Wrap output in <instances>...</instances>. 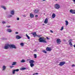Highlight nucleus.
<instances>
[{
  "label": "nucleus",
  "mask_w": 75,
  "mask_h": 75,
  "mask_svg": "<svg viewBox=\"0 0 75 75\" xmlns=\"http://www.w3.org/2000/svg\"><path fill=\"white\" fill-rule=\"evenodd\" d=\"M30 65L31 67H33L34 66V64L33 63H31L30 64Z\"/></svg>",
  "instance_id": "17"
},
{
  "label": "nucleus",
  "mask_w": 75,
  "mask_h": 75,
  "mask_svg": "<svg viewBox=\"0 0 75 75\" xmlns=\"http://www.w3.org/2000/svg\"><path fill=\"white\" fill-rule=\"evenodd\" d=\"M46 50L47 51H51V50H52V49L50 47H47L46 48Z\"/></svg>",
  "instance_id": "7"
},
{
  "label": "nucleus",
  "mask_w": 75,
  "mask_h": 75,
  "mask_svg": "<svg viewBox=\"0 0 75 75\" xmlns=\"http://www.w3.org/2000/svg\"><path fill=\"white\" fill-rule=\"evenodd\" d=\"M30 17L31 18H34V15L33 13H30Z\"/></svg>",
  "instance_id": "11"
},
{
  "label": "nucleus",
  "mask_w": 75,
  "mask_h": 75,
  "mask_svg": "<svg viewBox=\"0 0 75 75\" xmlns=\"http://www.w3.org/2000/svg\"><path fill=\"white\" fill-rule=\"evenodd\" d=\"M52 18H54L55 17V13H53L52 16Z\"/></svg>",
  "instance_id": "15"
},
{
  "label": "nucleus",
  "mask_w": 75,
  "mask_h": 75,
  "mask_svg": "<svg viewBox=\"0 0 75 75\" xmlns=\"http://www.w3.org/2000/svg\"><path fill=\"white\" fill-rule=\"evenodd\" d=\"M16 64H17V62H13V64H12V65H16Z\"/></svg>",
  "instance_id": "19"
},
{
  "label": "nucleus",
  "mask_w": 75,
  "mask_h": 75,
  "mask_svg": "<svg viewBox=\"0 0 75 75\" xmlns=\"http://www.w3.org/2000/svg\"><path fill=\"white\" fill-rule=\"evenodd\" d=\"M38 15H36L35 16V17L37 18V17H38Z\"/></svg>",
  "instance_id": "36"
},
{
  "label": "nucleus",
  "mask_w": 75,
  "mask_h": 75,
  "mask_svg": "<svg viewBox=\"0 0 75 75\" xmlns=\"http://www.w3.org/2000/svg\"><path fill=\"white\" fill-rule=\"evenodd\" d=\"M25 69H26V68L24 67L20 69V70H21V71H23V70H25Z\"/></svg>",
  "instance_id": "18"
},
{
  "label": "nucleus",
  "mask_w": 75,
  "mask_h": 75,
  "mask_svg": "<svg viewBox=\"0 0 75 75\" xmlns=\"http://www.w3.org/2000/svg\"><path fill=\"white\" fill-rule=\"evenodd\" d=\"M65 64V62H62L60 63L59 64V65L60 66H63V65H64V64Z\"/></svg>",
  "instance_id": "6"
},
{
  "label": "nucleus",
  "mask_w": 75,
  "mask_h": 75,
  "mask_svg": "<svg viewBox=\"0 0 75 75\" xmlns=\"http://www.w3.org/2000/svg\"><path fill=\"white\" fill-rule=\"evenodd\" d=\"M54 8L56 9H59L60 8V6L58 4H56L54 5Z\"/></svg>",
  "instance_id": "3"
},
{
  "label": "nucleus",
  "mask_w": 75,
  "mask_h": 75,
  "mask_svg": "<svg viewBox=\"0 0 75 75\" xmlns=\"http://www.w3.org/2000/svg\"><path fill=\"white\" fill-rule=\"evenodd\" d=\"M34 11L35 13H38L40 11V9L38 8L36 9Z\"/></svg>",
  "instance_id": "5"
},
{
  "label": "nucleus",
  "mask_w": 75,
  "mask_h": 75,
  "mask_svg": "<svg viewBox=\"0 0 75 75\" xmlns=\"http://www.w3.org/2000/svg\"><path fill=\"white\" fill-rule=\"evenodd\" d=\"M35 62L33 60H31L30 61H29V63L30 64H33V63H34Z\"/></svg>",
  "instance_id": "13"
},
{
  "label": "nucleus",
  "mask_w": 75,
  "mask_h": 75,
  "mask_svg": "<svg viewBox=\"0 0 75 75\" xmlns=\"http://www.w3.org/2000/svg\"><path fill=\"white\" fill-rule=\"evenodd\" d=\"M2 71H4V70H5V69H6V66L4 65L3 66V67H2Z\"/></svg>",
  "instance_id": "12"
},
{
  "label": "nucleus",
  "mask_w": 75,
  "mask_h": 75,
  "mask_svg": "<svg viewBox=\"0 0 75 75\" xmlns=\"http://www.w3.org/2000/svg\"><path fill=\"white\" fill-rule=\"evenodd\" d=\"M20 45L22 46V47H23L24 46V43H21L20 44Z\"/></svg>",
  "instance_id": "26"
},
{
  "label": "nucleus",
  "mask_w": 75,
  "mask_h": 75,
  "mask_svg": "<svg viewBox=\"0 0 75 75\" xmlns=\"http://www.w3.org/2000/svg\"><path fill=\"white\" fill-rule=\"evenodd\" d=\"M56 41L57 44H61V40L60 39H57Z\"/></svg>",
  "instance_id": "4"
},
{
  "label": "nucleus",
  "mask_w": 75,
  "mask_h": 75,
  "mask_svg": "<svg viewBox=\"0 0 75 75\" xmlns=\"http://www.w3.org/2000/svg\"><path fill=\"white\" fill-rule=\"evenodd\" d=\"M34 57L35 58H37V54H34Z\"/></svg>",
  "instance_id": "27"
},
{
  "label": "nucleus",
  "mask_w": 75,
  "mask_h": 75,
  "mask_svg": "<svg viewBox=\"0 0 75 75\" xmlns=\"http://www.w3.org/2000/svg\"><path fill=\"white\" fill-rule=\"evenodd\" d=\"M18 32H15L16 34H18Z\"/></svg>",
  "instance_id": "41"
},
{
  "label": "nucleus",
  "mask_w": 75,
  "mask_h": 75,
  "mask_svg": "<svg viewBox=\"0 0 75 75\" xmlns=\"http://www.w3.org/2000/svg\"><path fill=\"white\" fill-rule=\"evenodd\" d=\"M70 12L71 14H75V10H73V9L70 10Z\"/></svg>",
  "instance_id": "8"
},
{
  "label": "nucleus",
  "mask_w": 75,
  "mask_h": 75,
  "mask_svg": "<svg viewBox=\"0 0 75 75\" xmlns=\"http://www.w3.org/2000/svg\"><path fill=\"white\" fill-rule=\"evenodd\" d=\"M56 0V1H57V0Z\"/></svg>",
  "instance_id": "49"
},
{
  "label": "nucleus",
  "mask_w": 75,
  "mask_h": 75,
  "mask_svg": "<svg viewBox=\"0 0 75 75\" xmlns=\"http://www.w3.org/2000/svg\"><path fill=\"white\" fill-rule=\"evenodd\" d=\"M69 41H72V39H70Z\"/></svg>",
  "instance_id": "44"
},
{
  "label": "nucleus",
  "mask_w": 75,
  "mask_h": 75,
  "mask_svg": "<svg viewBox=\"0 0 75 75\" xmlns=\"http://www.w3.org/2000/svg\"><path fill=\"white\" fill-rule=\"evenodd\" d=\"M33 51H34V52H36L37 51V50H33Z\"/></svg>",
  "instance_id": "39"
},
{
  "label": "nucleus",
  "mask_w": 75,
  "mask_h": 75,
  "mask_svg": "<svg viewBox=\"0 0 75 75\" xmlns=\"http://www.w3.org/2000/svg\"><path fill=\"white\" fill-rule=\"evenodd\" d=\"M6 31L8 33H11L12 32V30L11 29H6Z\"/></svg>",
  "instance_id": "9"
},
{
  "label": "nucleus",
  "mask_w": 75,
  "mask_h": 75,
  "mask_svg": "<svg viewBox=\"0 0 75 75\" xmlns=\"http://www.w3.org/2000/svg\"><path fill=\"white\" fill-rule=\"evenodd\" d=\"M69 44L70 45L71 47H72V43L71 42H69Z\"/></svg>",
  "instance_id": "21"
},
{
  "label": "nucleus",
  "mask_w": 75,
  "mask_h": 75,
  "mask_svg": "<svg viewBox=\"0 0 75 75\" xmlns=\"http://www.w3.org/2000/svg\"><path fill=\"white\" fill-rule=\"evenodd\" d=\"M15 71V70H13V74H15V71Z\"/></svg>",
  "instance_id": "31"
},
{
  "label": "nucleus",
  "mask_w": 75,
  "mask_h": 75,
  "mask_svg": "<svg viewBox=\"0 0 75 75\" xmlns=\"http://www.w3.org/2000/svg\"><path fill=\"white\" fill-rule=\"evenodd\" d=\"M46 38L47 39V40H50V39L49 38H48V37H46Z\"/></svg>",
  "instance_id": "40"
},
{
  "label": "nucleus",
  "mask_w": 75,
  "mask_h": 75,
  "mask_svg": "<svg viewBox=\"0 0 75 75\" xmlns=\"http://www.w3.org/2000/svg\"><path fill=\"white\" fill-rule=\"evenodd\" d=\"M14 70L15 71H16V72H18V71H19V69H17Z\"/></svg>",
  "instance_id": "28"
},
{
  "label": "nucleus",
  "mask_w": 75,
  "mask_h": 75,
  "mask_svg": "<svg viewBox=\"0 0 75 75\" xmlns=\"http://www.w3.org/2000/svg\"><path fill=\"white\" fill-rule=\"evenodd\" d=\"M34 37H37L38 38H39L38 40V41H39L40 42H43V43H47V41L46 40L45 38H44L40 37L42 35H37L36 33V32H35L32 34Z\"/></svg>",
  "instance_id": "1"
},
{
  "label": "nucleus",
  "mask_w": 75,
  "mask_h": 75,
  "mask_svg": "<svg viewBox=\"0 0 75 75\" xmlns=\"http://www.w3.org/2000/svg\"><path fill=\"white\" fill-rule=\"evenodd\" d=\"M43 25H45V24H42Z\"/></svg>",
  "instance_id": "46"
},
{
  "label": "nucleus",
  "mask_w": 75,
  "mask_h": 75,
  "mask_svg": "<svg viewBox=\"0 0 75 75\" xmlns=\"http://www.w3.org/2000/svg\"><path fill=\"white\" fill-rule=\"evenodd\" d=\"M17 20H19V18H18L17 19Z\"/></svg>",
  "instance_id": "42"
},
{
  "label": "nucleus",
  "mask_w": 75,
  "mask_h": 75,
  "mask_svg": "<svg viewBox=\"0 0 75 75\" xmlns=\"http://www.w3.org/2000/svg\"><path fill=\"white\" fill-rule=\"evenodd\" d=\"M65 22H66L65 25L66 26H67V25H68V21H65Z\"/></svg>",
  "instance_id": "16"
},
{
  "label": "nucleus",
  "mask_w": 75,
  "mask_h": 75,
  "mask_svg": "<svg viewBox=\"0 0 75 75\" xmlns=\"http://www.w3.org/2000/svg\"><path fill=\"white\" fill-rule=\"evenodd\" d=\"M71 67H75V65L74 64H73L72 66Z\"/></svg>",
  "instance_id": "34"
},
{
  "label": "nucleus",
  "mask_w": 75,
  "mask_h": 75,
  "mask_svg": "<svg viewBox=\"0 0 75 75\" xmlns=\"http://www.w3.org/2000/svg\"><path fill=\"white\" fill-rule=\"evenodd\" d=\"M10 47V48H14L16 49V47L13 44H7L5 45V46L4 47V49H5L6 50H7L8 48V47Z\"/></svg>",
  "instance_id": "2"
},
{
  "label": "nucleus",
  "mask_w": 75,
  "mask_h": 75,
  "mask_svg": "<svg viewBox=\"0 0 75 75\" xmlns=\"http://www.w3.org/2000/svg\"><path fill=\"white\" fill-rule=\"evenodd\" d=\"M38 73H36L35 74H33V75H38Z\"/></svg>",
  "instance_id": "32"
},
{
  "label": "nucleus",
  "mask_w": 75,
  "mask_h": 75,
  "mask_svg": "<svg viewBox=\"0 0 75 75\" xmlns=\"http://www.w3.org/2000/svg\"><path fill=\"white\" fill-rule=\"evenodd\" d=\"M1 8H3L4 9V10H6V7H5L4 6H1Z\"/></svg>",
  "instance_id": "24"
},
{
  "label": "nucleus",
  "mask_w": 75,
  "mask_h": 75,
  "mask_svg": "<svg viewBox=\"0 0 75 75\" xmlns=\"http://www.w3.org/2000/svg\"><path fill=\"white\" fill-rule=\"evenodd\" d=\"M63 41H65V40H63Z\"/></svg>",
  "instance_id": "48"
},
{
  "label": "nucleus",
  "mask_w": 75,
  "mask_h": 75,
  "mask_svg": "<svg viewBox=\"0 0 75 75\" xmlns=\"http://www.w3.org/2000/svg\"><path fill=\"white\" fill-rule=\"evenodd\" d=\"M64 30V27L63 26H62L61 28V29L60 30L61 31H62V30Z\"/></svg>",
  "instance_id": "30"
},
{
  "label": "nucleus",
  "mask_w": 75,
  "mask_h": 75,
  "mask_svg": "<svg viewBox=\"0 0 75 75\" xmlns=\"http://www.w3.org/2000/svg\"><path fill=\"white\" fill-rule=\"evenodd\" d=\"M13 67H14V66H10V68H12Z\"/></svg>",
  "instance_id": "35"
},
{
  "label": "nucleus",
  "mask_w": 75,
  "mask_h": 75,
  "mask_svg": "<svg viewBox=\"0 0 75 75\" xmlns=\"http://www.w3.org/2000/svg\"><path fill=\"white\" fill-rule=\"evenodd\" d=\"M42 52H44V53H45V54L47 53V51H45V50H42Z\"/></svg>",
  "instance_id": "29"
},
{
  "label": "nucleus",
  "mask_w": 75,
  "mask_h": 75,
  "mask_svg": "<svg viewBox=\"0 0 75 75\" xmlns=\"http://www.w3.org/2000/svg\"><path fill=\"white\" fill-rule=\"evenodd\" d=\"M21 37H20V36H19V39H20V38H21Z\"/></svg>",
  "instance_id": "43"
},
{
  "label": "nucleus",
  "mask_w": 75,
  "mask_h": 75,
  "mask_svg": "<svg viewBox=\"0 0 75 75\" xmlns=\"http://www.w3.org/2000/svg\"><path fill=\"white\" fill-rule=\"evenodd\" d=\"M21 62H22V63H24V62H25V60H24V59H22L21 61Z\"/></svg>",
  "instance_id": "25"
},
{
  "label": "nucleus",
  "mask_w": 75,
  "mask_h": 75,
  "mask_svg": "<svg viewBox=\"0 0 75 75\" xmlns=\"http://www.w3.org/2000/svg\"><path fill=\"white\" fill-rule=\"evenodd\" d=\"M42 1H45V0H42Z\"/></svg>",
  "instance_id": "47"
},
{
  "label": "nucleus",
  "mask_w": 75,
  "mask_h": 75,
  "mask_svg": "<svg viewBox=\"0 0 75 75\" xmlns=\"http://www.w3.org/2000/svg\"><path fill=\"white\" fill-rule=\"evenodd\" d=\"M10 14L12 15H14V10L11 11L10 12Z\"/></svg>",
  "instance_id": "14"
},
{
  "label": "nucleus",
  "mask_w": 75,
  "mask_h": 75,
  "mask_svg": "<svg viewBox=\"0 0 75 75\" xmlns=\"http://www.w3.org/2000/svg\"><path fill=\"white\" fill-rule=\"evenodd\" d=\"M48 18H46L44 21V23L45 24H47L48 23Z\"/></svg>",
  "instance_id": "10"
},
{
  "label": "nucleus",
  "mask_w": 75,
  "mask_h": 75,
  "mask_svg": "<svg viewBox=\"0 0 75 75\" xmlns=\"http://www.w3.org/2000/svg\"><path fill=\"white\" fill-rule=\"evenodd\" d=\"M26 37L28 38V40H30V37H29V36H28V35L27 34H26Z\"/></svg>",
  "instance_id": "22"
},
{
  "label": "nucleus",
  "mask_w": 75,
  "mask_h": 75,
  "mask_svg": "<svg viewBox=\"0 0 75 75\" xmlns=\"http://www.w3.org/2000/svg\"><path fill=\"white\" fill-rule=\"evenodd\" d=\"M50 31L51 32V33H53V31H52L51 30H50Z\"/></svg>",
  "instance_id": "38"
},
{
  "label": "nucleus",
  "mask_w": 75,
  "mask_h": 75,
  "mask_svg": "<svg viewBox=\"0 0 75 75\" xmlns=\"http://www.w3.org/2000/svg\"><path fill=\"white\" fill-rule=\"evenodd\" d=\"M12 15H8L7 18H11L12 17Z\"/></svg>",
  "instance_id": "20"
},
{
  "label": "nucleus",
  "mask_w": 75,
  "mask_h": 75,
  "mask_svg": "<svg viewBox=\"0 0 75 75\" xmlns=\"http://www.w3.org/2000/svg\"><path fill=\"white\" fill-rule=\"evenodd\" d=\"M16 38L18 40L19 39V35H16Z\"/></svg>",
  "instance_id": "23"
},
{
  "label": "nucleus",
  "mask_w": 75,
  "mask_h": 75,
  "mask_svg": "<svg viewBox=\"0 0 75 75\" xmlns=\"http://www.w3.org/2000/svg\"><path fill=\"white\" fill-rule=\"evenodd\" d=\"M3 24H6V22H5V21H3L2 22Z\"/></svg>",
  "instance_id": "33"
},
{
  "label": "nucleus",
  "mask_w": 75,
  "mask_h": 75,
  "mask_svg": "<svg viewBox=\"0 0 75 75\" xmlns=\"http://www.w3.org/2000/svg\"><path fill=\"white\" fill-rule=\"evenodd\" d=\"M7 27H8V28H9V27H10V25L7 26Z\"/></svg>",
  "instance_id": "37"
},
{
  "label": "nucleus",
  "mask_w": 75,
  "mask_h": 75,
  "mask_svg": "<svg viewBox=\"0 0 75 75\" xmlns=\"http://www.w3.org/2000/svg\"><path fill=\"white\" fill-rule=\"evenodd\" d=\"M73 46L75 48V45H73Z\"/></svg>",
  "instance_id": "45"
}]
</instances>
